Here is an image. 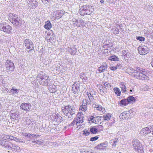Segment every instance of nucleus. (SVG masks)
<instances>
[{"label":"nucleus","mask_w":153,"mask_h":153,"mask_svg":"<svg viewBox=\"0 0 153 153\" xmlns=\"http://www.w3.org/2000/svg\"><path fill=\"white\" fill-rule=\"evenodd\" d=\"M19 90L12 88L10 91V93L13 96H16V94H18Z\"/></svg>","instance_id":"nucleus-30"},{"label":"nucleus","mask_w":153,"mask_h":153,"mask_svg":"<svg viewBox=\"0 0 153 153\" xmlns=\"http://www.w3.org/2000/svg\"><path fill=\"white\" fill-rule=\"evenodd\" d=\"M99 89L100 90V92L102 91L104 94H105L107 92V90L106 87L102 86L100 87Z\"/></svg>","instance_id":"nucleus-36"},{"label":"nucleus","mask_w":153,"mask_h":153,"mask_svg":"<svg viewBox=\"0 0 153 153\" xmlns=\"http://www.w3.org/2000/svg\"><path fill=\"white\" fill-rule=\"evenodd\" d=\"M44 143V141L41 140H36V143L38 145H41Z\"/></svg>","instance_id":"nucleus-49"},{"label":"nucleus","mask_w":153,"mask_h":153,"mask_svg":"<svg viewBox=\"0 0 153 153\" xmlns=\"http://www.w3.org/2000/svg\"><path fill=\"white\" fill-rule=\"evenodd\" d=\"M97 107L96 108H97V109L100 111H101L102 109V107L100 105H96Z\"/></svg>","instance_id":"nucleus-53"},{"label":"nucleus","mask_w":153,"mask_h":153,"mask_svg":"<svg viewBox=\"0 0 153 153\" xmlns=\"http://www.w3.org/2000/svg\"><path fill=\"white\" fill-rule=\"evenodd\" d=\"M35 3H33V2H31V4L30 5H31L32 6L31 7H32L33 8H35L36 6H35V4L37 3V2L36 1H35Z\"/></svg>","instance_id":"nucleus-56"},{"label":"nucleus","mask_w":153,"mask_h":153,"mask_svg":"<svg viewBox=\"0 0 153 153\" xmlns=\"http://www.w3.org/2000/svg\"><path fill=\"white\" fill-rule=\"evenodd\" d=\"M113 142L112 144V147L114 148L117 145V143L119 142V140L117 138H115L112 140H111Z\"/></svg>","instance_id":"nucleus-34"},{"label":"nucleus","mask_w":153,"mask_h":153,"mask_svg":"<svg viewBox=\"0 0 153 153\" xmlns=\"http://www.w3.org/2000/svg\"><path fill=\"white\" fill-rule=\"evenodd\" d=\"M95 117H94L93 116H91L90 117L89 120L91 121L92 123H95L96 122H95Z\"/></svg>","instance_id":"nucleus-44"},{"label":"nucleus","mask_w":153,"mask_h":153,"mask_svg":"<svg viewBox=\"0 0 153 153\" xmlns=\"http://www.w3.org/2000/svg\"><path fill=\"white\" fill-rule=\"evenodd\" d=\"M148 127L143 128L140 131V134L143 135H146L150 133L149 129Z\"/></svg>","instance_id":"nucleus-22"},{"label":"nucleus","mask_w":153,"mask_h":153,"mask_svg":"<svg viewBox=\"0 0 153 153\" xmlns=\"http://www.w3.org/2000/svg\"><path fill=\"white\" fill-rule=\"evenodd\" d=\"M136 39L140 41H143L145 40L144 38L142 36H138L136 38Z\"/></svg>","instance_id":"nucleus-47"},{"label":"nucleus","mask_w":153,"mask_h":153,"mask_svg":"<svg viewBox=\"0 0 153 153\" xmlns=\"http://www.w3.org/2000/svg\"><path fill=\"white\" fill-rule=\"evenodd\" d=\"M98 71L100 73H101L104 71L103 70V69H102V68L100 67L99 68Z\"/></svg>","instance_id":"nucleus-58"},{"label":"nucleus","mask_w":153,"mask_h":153,"mask_svg":"<svg viewBox=\"0 0 153 153\" xmlns=\"http://www.w3.org/2000/svg\"><path fill=\"white\" fill-rule=\"evenodd\" d=\"M42 2L45 4H47L51 2V0H41Z\"/></svg>","instance_id":"nucleus-43"},{"label":"nucleus","mask_w":153,"mask_h":153,"mask_svg":"<svg viewBox=\"0 0 153 153\" xmlns=\"http://www.w3.org/2000/svg\"><path fill=\"white\" fill-rule=\"evenodd\" d=\"M31 120H32L33 119H31V120L28 118H27L26 120V124L27 125H30L32 123V124H33V123H32V121Z\"/></svg>","instance_id":"nucleus-39"},{"label":"nucleus","mask_w":153,"mask_h":153,"mask_svg":"<svg viewBox=\"0 0 153 153\" xmlns=\"http://www.w3.org/2000/svg\"><path fill=\"white\" fill-rule=\"evenodd\" d=\"M73 24L74 25L80 27H84L85 24V22L81 19H74L73 20Z\"/></svg>","instance_id":"nucleus-6"},{"label":"nucleus","mask_w":153,"mask_h":153,"mask_svg":"<svg viewBox=\"0 0 153 153\" xmlns=\"http://www.w3.org/2000/svg\"><path fill=\"white\" fill-rule=\"evenodd\" d=\"M128 104V102L127 99H123L120 101L119 105L120 106H124Z\"/></svg>","instance_id":"nucleus-25"},{"label":"nucleus","mask_w":153,"mask_h":153,"mask_svg":"<svg viewBox=\"0 0 153 153\" xmlns=\"http://www.w3.org/2000/svg\"><path fill=\"white\" fill-rule=\"evenodd\" d=\"M86 153H94V152H90V153L89 151H87Z\"/></svg>","instance_id":"nucleus-64"},{"label":"nucleus","mask_w":153,"mask_h":153,"mask_svg":"<svg viewBox=\"0 0 153 153\" xmlns=\"http://www.w3.org/2000/svg\"><path fill=\"white\" fill-rule=\"evenodd\" d=\"M14 137L11 136H7L6 138L7 139V140H8L9 139H10L11 140H14Z\"/></svg>","instance_id":"nucleus-52"},{"label":"nucleus","mask_w":153,"mask_h":153,"mask_svg":"<svg viewBox=\"0 0 153 153\" xmlns=\"http://www.w3.org/2000/svg\"><path fill=\"white\" fill-rule=\"evenodd\" d=\"M108 59L110 60L114 61H118L119 60V59L115 55L111 56L108 58Z\"/></svg>","instance_id":"nucleus-28"},{"label":"nucleus","mask_w":153,"mask_h":153,"mask_svg":"<svg viewBox=\"0 0 153 153\" xmlns=\"http://www.w3.org/2000/svg\"><path fill=\"white\" fill-rule=\"evenodd\" d=\"M114 91L115 94L118 96H120V95L121 91L120 89L116 87L114 88L113 89Z\"/></svg>","instance_id":"nucleus-31"},{"label":"nucleus","mask_w":153,"mask_h":153,"mask_svg":"<svg viewBox=\"0 0 153 153\" xmlns=\"http://www.w3.org/2000/svg\"><path fill=\"white\" fill-rule=\"evenodd\" d=\"M79 83L77 82H75L72 85V91L75 94H78L80 91Z\"/></svg>","instance_id":"nucleus-10"},{"label":"nucleus","mask_w":153,"mask_h":153,"mask_svg":"<svg viewBox=\"0 0 153 153\" xmlns=\"http://www.w3.org/2000/svg\"><path fill=\"white\" fill-rule=\"evenodd\" d=\"M68 51L70 53L73 55H75L77 51L75 45L71 46L70 48L69 47Z\"/></svg>","instance_id":"nucleus-19"},{"label":"nucleus","mask_w":153,"mask_h":153,"mask_svg":"<svg viewBox=\"0 0 153 153\" xmlns=\"http://www.w3.org/2000/svg\"><path fill=\"white\" fill-rule=\"evenodd\" d=\"M64 12L63 11L60 10L57 12L56 14V18L59 19L61 18L63 16Z\"/></svg>","instance_id":"nucleus-32"},{"label":"nucleus","mask_w":153,"mask_h":153,"mask_svg":"<svg viewBox=\"0 0 153 153\" xmlns=\"http://www.w3.org/2000/svg\"><path fill=\"white\" fill-rule=\"evenodd\" d=\"M83 134H85L86 136H88L90 134V132L88 131H83Z\"/></svg>","instance_id":"nucleus-55"},{"label":"nucleus","mask_w":153,"mask_h":153,"mask_svg":"<svg viewBox=\"0 0 153 153\" xmlns=\"http://www.w3.org/2000/svg\"><path fill=\"white\" fill-rule=\"evenodd\" d=\"M62 111L65 115L68 118H71L75 114L76 110L74 106L68 105L62 107Z\"/></svg>","instance_id":"nucleus-2"},{"label":"nucleus","mask_w":153,"mask_h":153,"mask_svg":"<svg viewBox=\"0 0 153 153\" xmlns=\"http://www.w3.org/2000/svg\"><path fill=\"white\" fill-rule=\"evenodd\" d=\"M31 106V105L27 103H22L20 105V108L26 111H30Z\"/></svg>","instance_id":"nucleus-13"},{"label":"nucleus","mask_w":153,"mask_h":153,"mask_svg":"<svg viewBox=\"0 0 153 153\" xmlns=\"http://www.w3.org/2000/svg\"><path fill=\"white\" fill-rule=\"evenodd\" d=\"M138 51L142 55H145L149 52V48L146 46H142L138 47Z\"/></svg>","instance_id":"nucleus-11"},{"label":"nucleus","mask_w":153,"mask_h":153,"mask_svg":"<svg viewBox=\"0 0 153 153\" xmlns=\"http://www.w3.org/2000/svg\"><path fill=\"white\" fill-rule=\"evenodd\" d=\"M62 118L59 115H56L53 117V120L57 122V123H60L62 120Z\"/></svg>","instance_id":"nucleus-21"},{"label":"nucleus","mask_w":153,"mask_h":153,"mask_svg":"<svg viewBox=\"0 0 153 153\" xmlns=\"http://www.w3.org/2000/svg\"><path fill=\"white\" fill-rule=\"evenodd\" d=\"M5 65L7 71L12 72L14 68L13 62L10 60H7L5 63Z\"/></svg>","instance_id":"nucleus-7"},{"label":"nucleus","mask_w":153,"mask_h":153,"mask_svg":"<svg viewBox=\"0 0 153 153\" xmlns=\"http://www.w3.org/2000/svg\"><path fill=\"white\" fill-rule=\"evenodd\" d=\"M103 117L97 116L95 117V123L99 124L104 121V119Z\"/></svg>","instance_id":"nucleus-20"},{"label":"nucleus","mask_w":153,"mask_h":153,"mask_svg":"<svg viewBox=\"0 0 153 153\" xmlns=\"http://www.w3.org/2000/svg\"><path fill=\"white\" fill-rule=\"evenodd\" d=\"M85 75L84 73H81L79 76V78L82 79Z\"/></svg>","instance_id":"nucleus-57"},{"label":"nucleus","mask_w":153,"mask_h":153,"mask_svg":"<svg viewBox=\"0 0 153 153\" xmlns=\"http://www.w3.org/2000/svg\"><path fill=\"white\" fill-rule=\"evenodd\" d=\"M12 144L8 141L5 140V143L3 147L8 149H10Z\"/></svg>","instance_id":"nucleus-27"},{"label":"nucleus","mask_w":153,"mask_h":153,"mask_svg":"<svg viewBox=\"0 0 153 153\" xmlns=\"http://www.w3.org/2000/svg\"><path fill=\"white\" fill-rule=\"evenodd\" d=\"M5 143V140H4L2 139L0 140V144L2 146H4Z\"/></svg>","instance_id":"nucleus-51"},{"label":"nucleus","mask_w":153,"mask_h":153,"mask_svg":"<svg viewBox=\"0 0 153 153\" xmlns=\"http://www.w3.org/2000/svg\"><path fill=\"white\" fill-rule=\"evenodd\" d=\"M121 87L122 88V91L124 93L126 91V87L124 83L122 84L121 85Z\"/></svg>","instance_id":"nucleus-38"},{"label":"nucleus","mask_w":153,"mask_h":153,"mask_svg":"<svg viewBox=\"0 0 153 153\" xmlns=\"http://www.w3.org/2000/svg\"><path fill=\"white\" fill-rule=\"evenodd\" d=\"M105 86L104 87H106V88H108V89L110 88L111 87V84L107 82H105L103 84Z\"/></svg>","instance_id":"nucleus-42"},{"label":"nucleus","mask_w":153,"mask_h":153,"mask_svg":"<svg viewBox=\"0 0 153 153\" xmlns=\"http://www.w3.org/2000/svg\"><path fill=\"white\" fill-rule=\"evenodd\" d=\"M97 128L99 129H102L103 128V126L101 125H99L98 126Z\"/></svg>","instance_id":"nucleus-61"},{"label":"nucleus","mask_w":153,"mask_h":153,"mask_svg":"<svg viewBox=\"0 0 153 153\" xmlns=\"http://www.w3.org/2000/svg\"><path fill=\"white\" fill-rule=\"evenodd\" d=\"M19 138H17V137H15L14 138V141H16V142H18V140H19Z\"/></svg>","instance_id":"nucleus-62"},{"label":"nucleus","mask_w":153,"mask_h":153,"mask_svg":"<svg viewBox=\"0 0 153 153\" xmlns=\"http://www.w3.org/2000/svg\"><path fill=\"white\" fill-rule=\"evenodd\" d=\"M32 139L33 138H34V137H36V134H32Z\"/></svg>","instance_id":"nucleus-63"},{"label":"nucleus","mask_w":153,"mask_h":153,"mask_svg":"<svg viewBox=\"0 0 153 153\" xmlns=\"http://www.w3.org/2000/svg\"><path fill=\"white\" fill-rule=\"evenodd\" d=\"M52 27V25L49 21H47L45 22L44 27L47 30H50Z\"/></svg>","instance_id":"nucleus-24"},{"label":"nucleus","mask_w":153,"mask_h":153,"mask_svg":"<svg viewBox=\"0 0 153 153\" xmlns=\"http://www.w3.org/2000/svg\"><path fill=\"white\" fill-rule=\"evenodd\" d=\"M43 72H41L39 74L37 75V80L39 81V82L40 81L43 82L45 83L44 84L45 85H48V82L50 81L49 78V76H47L45 74H43Z\"/></svg>","instance_id":"nucleus-5"},{"label":"nucleus","mask_w":153,"mask_h":153,"mask_svg":"<svg viewBox=\"0 0 153 153\" xmlns=\"http://www.w3.org/2000/svg\"><path fill=\"white\" fill-rule=\"evenodd\" d=\"M99 138V137L97 136L92 137L90 138V140L91 141H94L97 140Z\"/></svg>","instance_id":"nucleus-46"},{"label":"nucleus","mask_w":153,"mask_h":153,"mask_svg":"<svg viewBox=\"0 0 153 153\" xmlns=\"http://www.w3.org/2000/svg\"><path fill=\"white\" fill-rule=\"evenodd\" d=\"M107 146V144L105 143H102L98 145L97 147L98 149H102V147H106Z\"/></svg>","instance_id":"nucleus-29"},{"label":"nucleus","mask_w":153,"mask_h":153,"mask_svg":"<svg viewBox=\"0 0 153 153\" xmlns=\"http://www.w3.org/2000/svg\"><path fill=\"white\" fill-rule=\"evenodd\" d=\"M19 142L20 143H25V141L21 139L20 138H19L18 140V142Z\"/></svg>","instance_id":"nucleus-59"},{"label":"nucleus","mask_w":153,"mask_h":153,"mask_svg":"<svg viewBox=\"0 0 153 153\" xmlns=\"http://www.w3.org/2000/svg\"><path fill=\"white\" fill-rule=\"evenodd\" d=\"M9 20L12 24L17 27H19L22 25V20L17 16L10 14L9 15Z\"/></svg>","instance_id":"nucleus-4"},{"label":"nucleus","mask_w":153,"mask_h":153,"mask_svg":"<svg viewBox=\"0 0 153 153\" xmlns=\"http://www.w3.org/2000/svg\"><path fill=\"white\" fill-rule=\"evenodd\" d=\"M100 67L103 69L104 71L107 70L108 67L106 63H102V65Z\"/></svg>","instance_id":"nucleus-37"},{"label":"nucleus","mask_w":153,"mask_h":153,"mask_svg":"<svg viewBox=\"0 0 153 153\" xmlns=\"http://www.w3.org/2000/svg\"><path fill=\"white\" fill-rule=\"evenodd\" d=\"M0 26L2 27L1 29V31L8 33L11 32L12 27L10 25L6 24L4 25L1 24H0Z\"/></svg>","instance_id":"nucleus-12"},{"label":"nucleus","mask_w":153,"mask_h":153,"mask_svg":"<svg viewBox=\"0 0 153 153\" xmlns=\"http://www.w3.org/2000/svg\"><path fill=\"white\" fill-rule=\"evenodd\" d=\"M24 44L26 48L30 49V51L34 49V46L33 42L30 39H25L24 41Z\"/></svg>","instance_id":"nucleus-8"},{"label":"nucleus","mask_w":153,"mask_h":153,"mask_svg":"<svg viewBox=\"0 0 153 153\" xmlns=\"http://www.w3.org/2000/svg\"><path fill=\"white\" fill-rule=\"evenodd\" d=\"M25 136L27 137L28 138V140H30L31 139H32V134L29 133H26Z\"/></svg>","instance_id":"nucleus-45"},{"label":"nucleus","mask_w":153,"mask_h":153,"mask_svg":"<svg viewBox=\"0 0 153 153\" xmlns=\"http://www.w3.org/2000/svg\"><path fill=\"white\" fill-rule=\"evenodd\" d=\"M142 89L143 91H148L149 88L148 86L147 85H144L142 87Z\"/></svg>","instance_id":"nucleus-41"},{"label":"nucleus","mask_w":153,"mask_h":153,"mask_svg":"<svg viewBox=\"0 0 153 153\" xmlns=\"http://www.w3.org/2000/svg\"><path fill=\"white\" fill-rule=\"evenodd\" d=\"M103 117L104 118V120H105L108 121L110 120V118L111 117V115L108 113L106 115L104 116Z\"/></svg>","instance_id":"nucleus-33"},{"label":"nucleus","mask_w":153,"mask_h":153,"mask_svg":"<svg viewBox=\"0 0 153 153\" xmlns=\"http://www.w3.org/2000/svg\"><path fill=\"white\" fill-rule=\"evenodd\" d=\"M122 56L125 60H127L131 56V54L127 50H124L122 51Z\"/></svg>","instance_id":"nucleus-15"},{"label":"nucleus","mask_w":153,"mask_h":153,"mask_svg":"<svg viewBox=\"0 0 153 153\" xmlns=\"http://www.w3.org/2000/svg\"><path fill=\"white\" fill-rule=\"evenodd\" d=\"M10 118L14 120H17L19 118V115L17 112L13 111H10Z\"/></svg>","instance_id":"nucleus-17"},{"label":"nucleus","mask_w":153,"mask_h":153,"mask_svg":"<svg viewBox=\"0 0 153 153\" xmlns=\"http://www.w3.org/2000/svg\"><path fill=\"white\" fill-rule=\"evenodd\" d=\"M90 131L92 134H96L98 132V129L92 127L90 129Z\"/></svg>","instance_id":"nucleus-35"},{"label":"nucleus","mask_w":153,"mask_h":153,"mask_svg":"<svg viewBox=\"0 0 153 153\" xmlns=\"http://www.w3.org/2000/svg\"><path fill=\"white\" fill-rule=\"evenodd\" d=\"M127 100L128 102V104L129 103L133 104L134 102H135L136 100L135 98L133 97L132 96H130L128 97Z\"/></svg>","instance_id":"nucleus-26"},{"label":"nucleus","mask_w":153,"mask_h":153,"mask_svg":"<svg viewBox=\"0 0 153 153\" xmlns=\"http://www.w3.org/2000/svg\"><path fill=\"white\" fill-rule=\"evenodd\" d=\"M132 144L133 148L136 151H138L139 149L141 150V144L137 140L132 141Z\"/></svg>","instance_id":"nucleus-14"},{"label":"nucleus","mask_w":153,"mask_h":153,"mask_svg":"<svg viewBox=\"0 0 153 153\" xmlns=\"http://www.w3.org/2000/svg\"><path fill=\"white\" fill-rule=\"evenodd\" d=\"M89 99H84L83 100L82 106L80 107L82 111H85L87 109V105L91 103V100Z\"/></svg>","instance_id":"nucleus-9"},{"label":"nucleus","mask_w":153,"mask_h":153,"mask_svg":"<svg viewBox=\"0 0 153 153\" xmlns=\"http://www.w3.org/2000/svg\"><path fill=\"white\" fill-rule=\"evenodd\" d=\"M87 94L88 96V98L86 99H89L91 101V100L92 99V98L93 97V96L91 95V93L89 92H87Z\"/></svg>","instance_id":"nucleus-48"},{"label":"nucleus","mask_w":153,"mask_h":153,"mask_svg":"<svg viewBox=\"0 0 153 153\" xmlns=\"http://www.w3.org/2000/svg\"><path fill=\"white\" fill-rule=\"evenodd\" d=\"M130 116V113L128 111H125L120 114V117L121 119H125L129 118Z\"/></svg>","instance_id":"nucleus-18"},{"label":"nucleus","mask_w":153,"mask_h":153,"mask_svg":"<svg viewBox=\"0 0 153 153\" xmlns=\"http://www.w3.org/2000/svg\"><path fill=\"white\" fill-rule=\"evenodd\" d=\"M93 7L90 5H85L82 6L79 9V13L81 15H90L93 13Z\"/></svg>","instance_id":"nucleus-3"},{"label":"nucleus","mask_w":153,"mask_h":153,"mask_svg":"<svg viewBox=\"0 0 153 153\" xmlns=\"http://www.w3.org/2000/svg\"><path fill=\"white\" fill-rule=\"evenodd\" d=\"M11 148L13 151L15 152H19L20 150V147L15 144H12Z\"/></svg>","instance_id":"nucleus-23"},{"label":"nucleus","mask_w":153,"mask_h":153,"mask_svg":"<svg viewBox=\"0 0 153 153\" xmlns=\"http://www.w3.org/2000/svg\"><path fill=\"white\" fill-rule=\"evenodd\" d=\"M148 128H149V131H150V133L151 132H153V126L152 125V126H148Z\"/></svg>","instance_id":"nucleus-54"},{"label":"nucleus","mask_w":153,"mask_h":153,"mask_svg":"<svg viewBox=\"0 0 153 153\" xmlns=\"http://www.w3.org/2000/svg\"><path fill=\"white\" fill-rule=\"evenodd\" d=\"M75 124H76V125L77 126H78L79 125V123H77V121H76V120H74L70 124L69 126H73Z\"/></svg>","instance_id":"nucleus-40"},{"label":"nucleus","mask_w":153,"mask_h":153,"mask_svg":"<svg viewBox=\"0 0 153 153\" xmlns=\"http://www.w3.org/2000/svg\"><path fill=\"white\" fill-rule=\"evenodd\" d=\"M83 114L80 113H78L77 115L76 120V121H77V123H79V125L83 123Z\"/></svg>","instance_id":"nucleus-16"},{"label":"nucleus","mask_w":153,"mask_h":153,"mask_svg":"<svg viewBox=\"0 0 153 153\" xmlns=\"http://www.w3.org/2000/svg\"><path fill=\"white\" fill-rule=\"evenodd\" d=\"M118 68V66H117L116 67L115 66H111L110 67V69L112 71H115Z\"/></svg>","instance_id":"nucleus-50"},{"label":"nucleus","mask_w":153,"mask_h":153,"mask_svg":"<svg viewBox=\"0 0 153 153\" xmlns=\"http://www.w3.org/2000/svg\"><path fill=\"white\" fill-rule=\"evenodd\" d=\"M128 71L130 75L135 78L142 80H145L146 79V72L145 69L141 68L138 67L136 70H135L132 68H129L128 69Z\"/></svg>","instance_id":"nucleus-1"},{"label":"nucleus","mask_w":153,"mask_h":153,"mask_svg":"<svg viewBox=\"0 0 153 153\" xmlns=\"http://www.w3.org/2000/svg\"><path fill=\"white\" fill-rule=\"evenodd\" d=\"M87 77L85 75L84 76V77L83 78L82 80L83 81H85L87 80Z\"/></svg>","instance_id":"nucleus-60"}]
</instances>
